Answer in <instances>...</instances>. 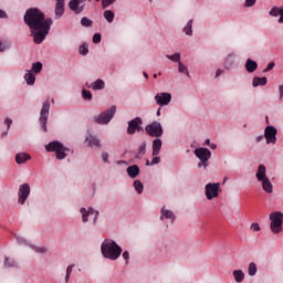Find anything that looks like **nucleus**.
I'll use <instances>...</instances> for the list:
<instances>
[{"label":"nucleus","mask_w":283,"mask_h":283,"mask_svg":"<svg viewBox=\"0 0 283 283\" xmlns=\"http://www.w3.org/2000/svg\"><path fill=\"white\" fill-rule=\"evenodd\" d=\"M24 23L30 28L34 43L41 45L52 28V19H45V14L39 9H29L24 14Z\"/></svg>","instance_id":"nucleus-1"},{"label":"nucleus","mask_w":283,"mask_h":283,"mask_svg":"<svg viewBox=\"0 0 283 283\" xmlns=\"http://www.w3.org/2000/svg\"><path fill=\"white\" fill-rule=\"evenodd\" d=\"M101 251L103 258L114 261L120 258V253H123V248H120V245H118L114 240L106 239L101 245Z\"/></svg>","instance_id":"nucleus-2"},{"label":"nucleus","mask_w":283,"mask_h":283,"mask_svg":"<svg viewBox=\"0 0 283 283\" xmlns=\"http://www.w3.org/2000/svg\"><path fill=\"white\" fill-rule=\"evenodd\" d=\"M255 176L256 180L261 182L263 191H265V193H273V184L266 176V166L259 165Z\"/></svg>","instance_id":"nucleus-3"},{"label":"nucleus","mask_w":283,"mask_h":283,"mask_svg":"<svg viewBox=\"0 0 283 283\" xmlns=\"http://www.w3.org/2000/svg\"><path fill=\"white\" fill-rule=\"evenodd\" d=\"M283 213L275 211L270 213V229L274 235L282 233Z\"/></svg>","instance_id":"nucleus-4"},{"label":"nucleus","mask_w":283,"mask_h":283,"mask_svg":"<svg viewBox=\"0 0 283 283\" xmlns=\"http://www.w3.org/2000/svg\"><path fill=\"white\" fill-rule=\"evenodd\" d=\"M195 156L199 158L200 163L198 164L199 169H207L209 167V159L211 158V150L208 148H197L195 149Z\"/></svg>","instance_id":"nucleus-5"},{"label":"nucleus","mask_w":283,"mask_h":283,"mask_svg":"<svg viewBox=\"0 0 283 283\" xmlns=\"http://www.w3.org/2000/svg\"><path fill=\"white\" fill-rule=\"evenodd\" d=\"M46 151H55L57 160H63L67 156L66 151H70V148H65L60 142H51L45 146Z\"/></svg>","instance_id":"nucleus-6"},{"label":"nucleus","mask_w":283,"mask_h":283,"mask_svg":"<svg viewBox=\"0 0 283 283\" xmlns=\"http://www.w3.org/2000/svg\"><path fill=\"white\" fill-rule=\"evenodd\" d=\"M114 114H116V106H112L111 109L102 113L99 116H95L94 120L98 123V125H107V123L114 118Z\"/></svg>","instance_id":"nucleus-7"},{"label":"nucleus","mask_w":283,"mask_h":283,"mask_svg":"<svg viewBox=\"0 0 283 283\" xmlns=\"http://www.w3.org/2000/svg\"><path fill=\"white\" fill-rule=\"evenodd\" d=\"M163 125L159 122H153L146 126V134L153 138H160L163 136Z\"/></svg>","instance_id":"nucleus-8"},{"label":"nucleus","mask_w":283,"mask_h":283,"mask_svg":"<svg viewBox=\"0 0 283 283\" xmlns=\"http://www.w3.org/2000/svg\"><path fill=\"white\" fill-rule=\"evenodd\" d=\"M220 196V182L207 184L206 185V198L207 200H213Z\"/></svg>","instance_id":"nucleus-9"},{"label":"nucleus","mask_w":283,"mask_h":283,"mask_svg":"<svg viewBox=\"0 0 283 283\" xmlns=\"http://www.w3.org/2000/svg\"><path fill=\"white\" fill-rule=\"evenodd\" d=\"M48 116H50V102L46 101L43 103L41 113H40V123L43 132H48Z\"/></svg>","instance_id":"nucleus-10"},{"label":"nucleus","mask_w":283,"mask_h":283,"mask_svg":"<svg viewBox=\"0 0 283 283\" xmlns=\"http://www.w3.org/2000/svg\"><path fill=\"white\" fill-rule=\"evenodd\" d=\"M264 138L266 140V145H275V143H277V128L273 126L265 127Z\"/></svg>","instance_id":"nucleus-11"},{"label":"nucleus","mask_w":283,"mask_h":283,"mask_svg":"<svg viewBox=\"0 0 283 283\" xmlns=\"http://www.w3.org/2000/svg\"><path fill=\"white\" fill-rule=\"evenodd\" d=\"M30 197V184H23L18 191V203L25 205V200Z\"/></svg>","instance_id":"nucleus-12"},{"label":"nucleus","mask_w":283,"mask_h":283,"mask_svg":"<svg viewBox=\"0 0 283 283\" xmlns=\"http://www.w3.org/2000/svg\"><path fill=\"white\" fill-rule=\"evenodd\" d=\"M142 125H143V119L140 117H136L132 119L128 123L127 134H129V136H134L136 132H140L143 129Z\"/></svg>","instance_id":"nucleus-13"},{"label":"nucleus","mask_w":283,"mask_h":283,"mask_svg":"<svg viewBox=\"0 0 283 283\" xmlns=\"http://www.w3.org/2000/svg\"><path fill=\"white\" fill-rule=\"evenodd\" d=\"M81 213H82L83 222H87V220H90L88 218H91V220H93V222L96 223V220L98 219V211L92 208H88V209L82 208Z\"/></svg>","instance_id":"nucleus-14"},{"label":"nucleus","mask_w":283,"mask_h":283,"mask_svg":"<svg viewBox=\"0 0 283 283\" xmlns=\"http://www.w3.org/2000/svg\"><path fill=\"white\" fill-rule=\"evenodd\" d=\"M155 101L160 107H165L171 103V95L169 93H157Z\"/></svg>","instance_id":"nucleus-15"},{"label":"nucleus","mask_w":283,"mask_h":283,"mask_svg":"<svg viewBox=\"0 0 283 283\" xmlns=\"http://www.w3.org/2000/svg\"><path fill=\"white\" fill-rule=\"evenodd\" d=\"M17 241L19 242V244H24L25 247H30V249H32L33 251H35V253H48V249L45 247H36L32 243H29L25 239L18 237Z\"/></svg>","instance_id":"nucleus-16"},{"label":"nucleus","mask_w":283,"mask_h":283,"mask_svg":"<svg viewBox=\"0 0 283 283\" xmlns=\"http://www.w3.org/2000/svg\"><path fill=\"white\" fill-rule=\"evenodd\" d=\"M55 19H61L65 13V0H55Z\"/></svg>","instance_id":"nucleus-17"},{"label":"nucleus","mask_w":283,"mask_h":283,"mask_svg":"<svg viewBox=\"0 0 283 283\" xmlns=\"http://www.w3.org/2000/svg\"><path fill=\"white\" fill-rule=\"evenodd\" d=\"M81 3H83L81 0H71L69 7L75 14H80V12H83V6Z\"/></svg>","instance_id":"nucleus-18"},{"label":"nucleus","mask_w":283,"mask_h":283,"mask_svg":"<svg viewBox=\"0 0 283 283\" xmlns=\"http://www.w3.org/2000/svg\"><path fill=\"white\" fill-rule=\"evenodd\" d=\"M32 156H30V154L28 153H19L15 155V163L17 165H25V163H28V160H31Z\"/></svg>","instance_id":"nucleus-19"},{"label":"nucleus","mask_w":283,"mask_h":283,"mask_svg":"<svg viewBox=\"0 0 283 283\" xmlns=\"http://www.w3.org/2000/svg\"><path fill=\"white\" fill-rule=\"evenodd\" d=\"M161 149H163V139L157 137L153 140V156H158Z\"/></svg>","instance_id":"nucleus-20"},{"label":"nucleus","mask_w":283,"mask_h":283,"mask_svg":"<svg viewBox=\"0 0 283 283\" xmlns=\"http://www.w3.org/2000/svg\"><path fill=\"white\" fill-rule=\"evenodd\" d=\"M86 86L91 90H105V82L101 78L96 80L93 83H86Z\"/></svg>","instance_id":"nucleus-21"},{"label":"nucleus","mask_w":283,"mask_h":283,"mask_svg":"<svg viewBox=\"0 0 283 283\" xmlns=\"http://www.w3.org/2000/svg\"><path fill=\"white\" fill-rule=\"evenodd\" d=\"M170 220V222H174L176 220V214L171 210H167L165 208L161 209V217L160 220Z\"/></svg>","instance_id":"nucleus-22"},{"label":"nucleus","mask_w":283,"mask_h":283,"mask_svg":"<svg viewBox=\"0 0 283 283\" xmlns=\"http://www.w3.org/2000/svg\"><path fill=\"white\" fill-rule=\"evenodd\" d=\"M245 70L250 74H253V72H255V70H258V62H255L251 59H248L245 62Z\"/></svg>","instance_id":"nucleus-23"},{"label":"nucleus","mask_w":283,"mask_h":283,"mask_svg":"<svg viewBox=\"0 0 283 283\" xmlns=\"http://www.w3.org/2000/svg\"><path fill=\"white\" fill-rule=\"evenodd\" d=\"M127 174L129 178H137L138 174H140V168L137 165H133L127 168Z\"/></svg>","instance_id":"nucleus-24"},{"label":"nucleus","mask_w":283,"mask_h":283,"mask_svg":"<svg viewBox=\"0 0 283 283\" xmlns=\"http://www.w3.org/2000/svg\"><path fill=\"white\" fill-rule=\"evenodd\" d=\"M86 142L88 143L90 147H97V149H101V140L95 136L90 135L86 137Z\"/></svg>","instance_id":"nucleus-25"},{"label":"nucleus","mask_w":283,"mask_h":283,"mask_svg":"<svg viewBox=\"0 0 283 283\" xmlns=\"http://www.w3.org/2000/svg\"><path fill=\"white\" fill-rule=\"evenodd\" d=\"M232 275H233L234 281H235L237 283H242V282H244V271H242V270H234V271L232 272Z\"/></svg>","instance_id":"nucleus-26"},{"label":"nucleus","mask_w":283,"mask_h":283,"mask_svg":"<svg viewBox=\"0 0 283 283\" xmlns=\"http://www.w3.org/2000/svg\"><path fill=\"white\" fill-rule=\"evenodd\" d=\"M24 81L28 85H34L36 76L34 75V73H32V71H27V74L24 75Z\"/></svg>","instance_id":"nucleus-27"},{"label":"nucleus","mask_w":283,"mask_h":283,"mask_svg":"<svg viewBox=\"0 0 283 283\" xmlns=\"http://www.w3.org/2000/svg\"><path fill=\"white\" fill-rule=\"evenodd\" d=\"M147 149V143L143 142L140 146L138 147L137 153L135 154V158L140 159L145 156V151Z\"/></svg>","instance_id":"nucleus-28"},{"label":"nucleus","mask_w":283,"mask_h":283,"mask_svg":"<svg viewBox=\"0 0 283 283\" xmlns=\"http://www.w3.org/2000/svg\"><path fill=\"white\" fill-rule=\"evenodd\" d=\"M268 78L266 77H254L252 81L253 87H260L266 85Z\"/></svg>","instance_id":"nucleus-29"},{"label":"nucleus","mask_w":283,"mask_h":283,"mask_svg":"<svg viewBox=\"0 0 283 283\" xmlns=\"http://www.w3.org/2000/svg\"><path fill=\"white\" fill-rule=\"evenodd\" d=\"M193 20H189L187 25L184 28V32L185 34H187L188 36H191V34H193Z\"/></svg>","instance_id":"nucleus-30"},{"label":"nucleus","mask_w":283,"mask_h":283,"mask_svg":"<svg viewBox=\"0 0 283 283\" xmlns=\"http://www.w3.org/2000/svg\"><path fill=\"white\" fill-rule=\"evenodd\" d=\"M248 273L251 277L255 276V274L258 273V265L251 262L248 266Z\"/></svg>","instance_id":"nucleus-31"},{"label":"nucleus","mask_w":283,"mask_h":283,"mask_svg":"<svg viewBox=\"0 0 283 283\" xmlns=\"http://www.w3.org/2000/svg\"><path fill=\"white\" fill-rule=\"evenodd\" d=\"M114 17H115L114 11L112 10L104 11V19H106L108 23H114Z\"/></svg>","instance_id":"nucleus-32"},{"label":"nucleus","mask_w":283,"mask_h":283,"mask_svg":"<svg viewBox=\"0 0 283 283\" xmlns=\"http://www.w3.org/2000/svg\"><path fill=\"white\" fill-rule=\"evenodd\" d=\"M283 7H274L270 10V17H281Z\"/></svg>","instance_id":"nucleus-33"},{"label":"nucleus","mask_w":283,"mask_h":283,"mask_svg":"<svg viewBox=\"0 0 283 283\" xmlns=\"http://www.w3.org/2000/svg\"><path fill=\"white\" fill-rule=\"evenodd\" d=\"M41 70H43V64L41 62H35L32 64V70L34 74H40Z\"/></svg>","instance_id":"nucleus-34"},{"label":"nucleus","mask_w":283,"mask_h":283,"mask_svg":"<svg viewBox=\"0 0 283 283\" xmlns=\"http://www.w3.org/2000/svg\"><path fill=\"white\" fill-rule=\"evenodd\" d=\"M134 188H135V191H137V193L140 195V193H143L145 186L143 185V182H140V180H135Z\"/></svg>","instance_id":"nucleus-35"},{"label":"nucleus","mask_w":283,"mask_h":283,"mask_svg":"<svg viewBox=\"0 0 283 283\" xmlns=\"http://www.w3.org/2000/svg\"><path fill=\"white\" fill-rule=\"evenodd\" d=\"M4 266H8L9 269H12L14 266H18V263L13 259L6 258Z\"/></svg>","instance_id":"nucleus-36"},{"label":"nucleus","mask_w":283,"mask_h":283,"mask_svg":"<svg viewBox=\"0 0 283 283\" xmlns=\"http://www.w3.org/2000/svg\"><path fill=\"white\" fill-rule=\"evenodd\" d=\"M178 72H180V74H186V76H189V71L187 70L186 65L182 64V62L178 63Z\"/></svg>","instance_id":"nucleus-37"},{"label":"nucleus","mask_w":283,"mask_h":283,"mask_svg":"<svg viewBox=\"0 0 283 283\" xmlns=\"http://www.w3.org/2000/svg\"><path fill=\"white\" fill-rule=\"evenodd\" d=\"M74 264H71L66 268L65 283L70 282V276L72 275V271H74Z\"/></svg>","instance_id":"nucleus-38"},{"label":"nucleus","mask_w":283,"mask_h":283,"mask_svg":"<svg viewBox=\"0 0 283 283\" xmlns=\"http://www.w3.org/2000/svg\"><path fill=\"white\" fill-rule=\"evenodd\" d=\"M169 61H172L174 63H180V53H175L172 55H166Z\"/></svg>","instance_id":"nucleus-39"},{"label":"nucleus","mask_w":283,"mask_h":283,"mask_svg":"<svg viewBox=\"0 0 283 283\" xmlns=\"http://www.w3.org/2000/svg\"><path fill=\"white\" fill-rule=\"evenodd\" d=\"M92 20H90L88 18L84 17L81 20V25H83L84 28H90L92 27Z\"/></svg>","instance_id":"nucleus-40"},{"label":"nucleus","mask_w":283,"mask_h":283,"mask_svg":"<svg viewBox=\"0 0 283 283\" xmlns=\"http://www.w3.org/2000/svg\"><path fill=\"white\" fill-rule=\"evenodd\" d=\"M95 1H101V0H95ZM113 3H116V0H102V6L103 8H109Z\"/></svg>","instance_id":"nucleus-41"},{"label":"nucleus","mask_w":283,"mask_h":283,"mask_svg":"<svg viewBox=\"0 0 283 283\" xmlns=\"http://www.w3.org/2000/svg\"><path fill=\"white\" fill-rule=\"evenodd\" d=\"M82 96L83 98H85L86 101H92V92L87 91V90H83L82 91Z\"/></svg>","instance_id":"nucleus-42"},{"label":"nucleus","mask_w":283,"mask_h":283,"mask_svg":"<svg viewBox=\"0 0 283 283\" xmlns=\"http://www.w3.org/2000/svg\"><path fill=\"white\" fill-rule=\"evenodd\" d=\"M87 52H90V49H87V44H82L80 46V54H82L83 56H85V54H87Z\"/></svg>","instance_id":"nucleus-43"},{"label":"nucleus","mask_w":283,"mask_h":283,"mask_svg":"<svg viewBox=\"0 0 283 283\" xmlns=\"http://www.w3.org/2000/svg\"><path fill=\"white\" fill-rule=\"evenodd\" d=\"M258 2V0H245L244 8H253V6Z\"/></svg>","instance_id":"nucleus-44"},{"label":"nucleus","mask_w":283,"mask_h":283,"mask_svg":"<svg viewBox=\"0 0 283 283\" xmlns=\"http://www.w3.org/2000/svg\"><path fill=\"white\" fill-rule=\"evenodd\" d=\"M250 229H251V231H253L254 233H258V231H261L260 223H252V224L250 226Z\"/></svg>","instance_id":"nucleus-45"},{"label":"nucleus","mask_w":283,"mask_h":283,"mask_svg":"<svg viewBox=\"0 0 283 283\" xmlns=\"http://www.w3.org/2000/svg\"><path fill=\"white\" fill-rule=\"evenodd\" d=\"M122 258L126 261V264H129V252L124 251Z\"/></svg>","instance_id":"nucleus-46"},{"label":"nucleus","mask_w":283,"mask_h":283,"mask_svg":"<svg viewBox=\"0 0 283 283\" xmlns=\"http://www.w3.org/2000/svg\"><path fill=\"white\" fill-rule=\"evenodd\" d=\"M93 43H101V33H95L93 35Z\"/></svg>","instance_id":"nucleus-47"},{"label":"nucleus","mask_w":283,"mask_h":283,"mask_svg":"<svg viewBox=\"0 0 283 283\" xmlns=\"http://www.w3.org/2000/svg\"><path fill=\"white\" fill-rule=\"evenodd\" d=\"M275 67V63L271 62L268 64V66L264 69L263 72H271V70H273Z\"/></svg>","instance_id":"nucleus-48"},{"label":"nucleus","mask_w":283,"mask_h":283,"mask_svg":"<svg viewBox=\"0 0 283 283\" xmlns=\"http://www.w3.org/2000/svg\"><path fill=\"white\" fill-rule=\"evenodd\" d=\"M150 165L154 166V165H160V157L158 156H155L153 158V160L150 161Z\"/></svg>","instance_id":"nucleus-49"},{"label":"nucleus","mask_w":283,"mask_h":283,"mask_svg":"<svg viewBox=\"0 0 283 283\" xmlns=\"http://www.w3.org/2000/svg\"><path fill=\"white\" fill-rule=\"evenodd\" d=\"M102 159L104 160V163H109V154L102 153Z\"/></svg>","instance_id":"nucleus-50"},{"label":"nucleus","mask_w":283,"mask_h":283,"mask_svg":"<svg viewBox=\"0 0 283 283\" xmlns=\"http://www.w3.org/2000/svg\"><path fill=\"white\" fill-rule=\"evenodd\" d=\"M4 125H7V129H10V126L12 125V119L7 118V119L4 120Z\"/></svg>","instance_id":"nucleus-51"},{"label":"nucleus","mask_w":283,"mask_h":283,"mask_svg":"<svg viewBox=\"0 0 283 283\" xmlns=\"http://www.w3.org/2000/svg\"><path fill=\"white\" fill-rule=\"evenodd\" d=\"M0 19H8V13L0 9Z\"/></svg>","instance_id":"nucleus-52"},{"label":"nucleus","mask_w":283,"mask_h":283,"mask_svg":"<svg viewBox=\"0 0 283 283\" xmlns=\"http://www.w3.org/2000/svg\"><path fill=\"white\" fill-rule=\"evenodd\" d=\"M279 92H280V101L283 98V85L279 86Z\"/></svg>","instance_id":"nucleus-53"},{"label":"nucleus","mask_w":283,"mask_h":283,"mask_svg":"<svg viewBox=\"0 0 283 283\" xmlns=\"http://www.w3.org/2000/svg\"><path fill=\"white\" fill-rule=\"evenodd\" d=\"M0 52H6V44L3 42H0Z\"/></svg>","instance_id":"nucleus-54"},{"label":"nucleus","mask_w":283,"mask_h":283,"mask_svg":"<svg viewBox=\"0 0 283 283\" xmlns=\"http://www.w3.org/2000/svg\"><path fill=\"white\" fill-rule=\"evenodd\" d=\"M221 75H222V70H217L216 77L221 76Z\"/></svg>","instance_id":"nucleus-55"},{"label":"nucleus","mask_w":283,"mask_h":283,"mask_svg":"<svg viewBox=\"0 0 283 283\" xmlns=\"http://www.w3.org/2000/svg\"><path fill=\"white\" fill-rule=\"evenodd\" d=\"M205 145L210 146V145H211V139H206V140H205Z\"/></svg>","instance_id":"nucleus-56"},{"label":"nucleus","mask_w":283,"mask_h":283,"mask_svg":"<svg viewBox=\"0 0 283 283\" xmlns=\"http://www.w3.org/2000/svg\"><path fill=\"white\" fill-rule=\"evenodd\" d=\"M264 138V136H259V137H256V143H260V140H262Z\"/></svg>","instance_id":"nucleus-57"},{"label":"nucleus","mask_w":283,"mask_h":283,"mask_svg":"<svg viewBox=\"0 0 283 283\" xmlns=\"http://www.w3.org/2000/svg\"><path fill=\"white\" fill-rule=\"evenodd\" d=\"M209 147H210V149H216L217 148L216 144H210Z\"/></svg>","instance_id":"nucleus-58"},{"label":"nucleus","mask_w":283,"mask_h":283,"mask_svg":"<svg viewBox=\"0 0 283 283\" xmlns=\"http://www.w3.org/2000/svg\"><path fill=\"white\" fill-rule=\"evenodd\" d=\"M146 165L147 167L151 166V163L149 161V159L146 160Z\"/></svg>","instance_id":"nucleus-59"},{"label":"nucleus","mask_w":283,"mask_h":283,"mask_svg":"<svg viewBox=\"0 0 283 283\" xmlns=\"http://www.w3.org/2000/svg\"><path fill=\"white\" fill-rule=\"evenodd\" d=\"M145 78H149V75L147 73H144Z\"/></svg>","instance_id":"nucleus-60"},{"label":"nucleus","mask_w":283,"mask_h":283,"mask_svg":"<svg viewBox=\"0 0 283 283\" xmlns=\"http://www.w3.org/2000/svg\"><path fill=\"white\" fill-rule=\"evenodd\" d=\"M157 116H160V108L157 109Z\"/></svg>","instance_id":"nucleus-61"},{"label":"nucleus","mask_w":283,"mask_h":283,"mask_svg":"<svg viewBox=\"0 0 283 283\" xmlns=\"http://www.w3.org/2000/svg\"><path fill=\"white\" fill-rule=\"evenodd\" d=\"M8 135V132H6V133H2V136H7Z\"/></svg>","instance_id":"nucleus-62"},{"label":"nucleus","mask_w":283,"mask_h":283,"mask_svg":"<svg viewBox=\"0 0 283 283\" xmlns=\"http://www.w3.org/2000/svg\"><path fill=\"white\" fill-rule=\"evenodd\" d=\"M154 78H158V75H157V74H154Z\"/></svg>","instance_id":"nucleus-63"}]
</instances>
